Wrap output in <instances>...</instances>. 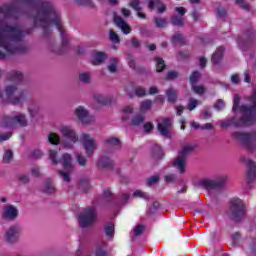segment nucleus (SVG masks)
I'll return each instance as SVG.
<instances>
[{
    "label": "nucleus",
    "instance_id": "obj_1",
    "mask_svg": "<svg viewBox=\"0 0 256 256\" xmlns=\"http://www.w3.org/2000/svg\"><path fill=\"white\" fill-rule=\"evenodd\" d=\"M240 101L241 96L236 94L233 100L232 111L236 115H241L242 118L239 121L235 120V118L224 120L221 123L222 127H231V125H234L235 127H247L253 125L256 116V90L248 99L250 106L239 105Z\"/></svg>",
    "mask_w": 256,
    "mask_h": 256
},
{
    "label": "nucleus",
    "instance_id": "obj_2",
    "mask_svg": "<svg viewBox=\"0 0 256 256\" xmlns=\"http://www.w3.org/2000/svg\"><path fill=\"white\" fill-rule=\"evenodd\" d=\"M23 39V32L19 26H3V21H0V47H2L9 55L17 53V48L10 47L17 45Z\"/></svg>",
    "mask_w": 256,
    "mask_h": 256
},
{
    "label": "nucleus",
    "instance_id": "obj_3",
    "mask_svg": "<svg viewBox=\"0 0 256 256\" xmlns=\"http://www.w3.org/2000/svg\"><path fill=\"white\" fill-rule=\"evenodd\" d=\"M34 25L36 27H42L44 31L51 29L52 25H55L61 35H63V27L61 26L59 11L55 10L51 6L38 11L37 15L34 16Z\"/></svg>",
    "mask_w": 256,
    "mask_h": 256
},
{
    "label": "nucleus",
    "instance_id": "obj_4",
    "mask_svg": "<svg viewBox=\"0 0 256 256\" xmlns=\"http://www.w3.org/2000/svg\"><path fill=\"white\" fill-rule=\"evenodd\" d=\"M59 155V149L49 150V157L54 165L62 163L64 170H60L59 173L66 183L71 181V171H73V157L69 153L62 155L61 160L57 157Z\"/></svg>",
    "mask_w": 256,
    "mask_h": 256
},
{
    "label": "nucleus",
    "instance_id": "obj_5",
    "mask_svg": "<svg viewBox=\"0 0 256 256\" xmlns=\"http://www.w3.org/2000/svg\"><path fill=\"white\" fill-rule=\"evenodd\" d=\"M59 132L61 133L62 137H65L66 140L62 141V147L64 149H73L75 143L79 141V136L77 132L71 128V126L63 125L59 128Z\"/></svg>",
    "mask_w": 256,
    "mask_h": 256
},
{
    "label": "nucleus",
    "instance_id": "obj_6",
    "mask_svg": "<svg viewBox=\"0 0 256 256\" xmlns=\"http://www.w3.org/2000/svg\"><path fill=\"white\" fill-rule=\"evenodd\" d=\"M17 95V88L13 85L6 86L4 94L0 92V97L4 99V101H10L13 105H21L23 101H25V94Z\"/></svg>",
    "mask_w": 256,
    "mask_h": 256
},
{
    "label": "nucleus",
    "instance_id": "obj_7",
    "mask_svg": "<svg viewBox=\"0 0 256 256\" xmlns=\"http://www.w3.org/2000/svg\"><path fill=\"white\" fill-rule=\"evenodd\" d=\"M80 141L84 147V151L87 157H93V153L97 149V142H95V138L91 137V135L87 133H83L80 136Z\"/></svg>",
    "mask_w": 256,
    "mask_h": 256
},
{
    "label": "nucleus",
    "instance_id": "obj_8",
    "mask_svg": "<svg viewBox=\"0 0 256 256\" xmlns=\"http://www.w3.org/2000/svg\"><path fill=\"white\" fill-rule=\"evenodd\" d=\"M97 216V211L95 207L87 208L80 216H79V224L80 227H89V225H93L95 222V217Z\"/></svg>",
    "mask_w": 256,
    "mask_h": 256
},
{
    "label": "nucleus",
    "instance_id": "obj_9",
    "mask_svg": "<svg viewBox=\"0 0 256 256\" xmlns=\"http://www.w3.org/2000/svg\"><path fill=\"white\" fill-rule=\"evenodd\" d=\"M14 125H20L21 127H27V118L23 114H17L13 117L7 116L3 119L1 127H14Z\"/></svg>",
    "mask_w": 256,
    "mask_h": 256
},
{
    "label": "nucleus",
    "instance_id": "obj_10",
    "mask_svg": "<svg viewBox=\"0 0 256 256\" xmlns=\"http://www.w3.org/2000/svg\"><path fill=\"white\" fill-rule=\"evenodd\" d=\"M74 114L82 125H89V123H93V121H95V116L91 115L89 110L85 109L83 106H78L74 110Z\"/></svg>",
    "mask_w": 256,
    "mask_h": 256
},
{
    "label": "nucleus",
    "instance_id": "obj_11",
    "mask_svg": "<svg viewBox=\"0 0 256 256\" xmlns=\"http://www.w3.org/2000/svg\"><path fill=\"white\" fill-rule=\"evenodd\" d=\"M21 235V227L17 225L10 226L4 233V241L6 243H17Z\"/></svg>",
    "mask_w": 256,
    "mask_h": 256
},
{
    "label": "nucleus",
    "instance_id": "obj_12",
    "mask_svg": "<svg viewBox=\"0 0 256 256\" xmlns=\"http://www.w3.org/2000/svg\"><path fill=\"white\" fill-rule=\"evenodd\" d=\"M225 179L221 182L219 180H211L207 178H203L197 181L196 185L198 187H204V189H213L214 187H221L223 185Z\"/></svg>",
    "mask_w": 256,
    "mask_h": 256
},
{
    "label": "nucleus",
    "instance_id": "obj_13",
    "mask_svg": "<svg viewBox=\"0 0 256 256\" xmlns=\"http://www.w3.org/2000/svg\"><path fill=\"white\" fill-rule=\"evenodd\" d=\"M234 137L239 141H242L244 145H246V147H251V144L256 141V133L245 134L241 132H236L234 133Z\"/></svg>",
    "mask_w": 256,
    "mask_h": 256
},
{
    "label": "nucleus",
    "instance_id": "obj_14",
    "mask_svg": "<svg viewBox=\"0 0 256 256\" xmlns=\"http://www.w3.org/2000/svg\"><path fill=\"white\" fill-rule=\"evenodd\" d=\"M231 207L235 217L243 215L246 211L245 203H243V200L239 198H234L231 200Z\"/></svg>",
    "mask_w": 256,
    "mask_h": 256
},
{
    "label": "nucleus",
    "instance_id": "obj_15",
    "mask_svg": "<svg viewBox=\"0 0 256 256\" xmlns=\"http://www.w3.org/2000/svg\"><path fill=\"white\" fill-rule=\"evenodd\" d=\"M2 217L3 219L13 221L14 219H17V217H19V210L13 205H8L4 208Z\"/></svg>",
    "mask_w": 256,
    "mask_h": 256
},
{
    "label": "nucleus",
    "instance_id": "obj_16",
    "mask_svg": "<svg viewBox=\"0 0 256 256\" xmlns=\"http://www.w3.org/2000/svg\"><path fill=\"white\" fill-rule=\"evenodd\" d=\"M158 131L163 137H169V131H171V119L164 118L158 122Z\"/></svg>",
    "mask_w": 256,
    "mask_h": 256
},
{
    "label": "nucleus",
    "instance_id": "obj_17",
    "mask_svg": "<svg viewBox=\"0 0 256 256\" xmlns=\"http://www.w3.org/2000/svg\"><path fill=\"white\" fill-rule=\"evenodd\" d=\"M248 172L246 179L249 184L256 183V163L252 160H247Z\"/></svg>",
    "mask_w": 256,
    "mask_h": 256
},
{
    "label": "nucleus",
    "instance_id": "obj_18",
    "mask_svg": "<svg viewBox=\"0 0 256 256\" xmlns=\"http://www.w3.org/2000/svg\"><path fill=\"white\" fill-rule=\"evenodd\" d=\"M131 197H134L135 199H146L149 200V194L143 192L142 190H135L131 196V194H123L122 201L123 203H127L128 201H131Z\"/></svg>",
    "mask_w": 256,
    "mask_h": 256
},
{
    "label": "nucleus",
    "instance_id": "obj_19",
    "mask_svg": "<svg viewBox=\"0 0 256 256\" xmlns=\"http://www.w3.org/2000/svg\"><path fill=\"white\" fill-rule=\"evenodd\" d=\"M172 165L179 173H184L185 169H187V158L178 154Z\"/></svg>",
    "mask_w": 256,
    "mask_h": 256
},
{
    "label": "nucleus",
    "instance_id": "obj_20",
    "mask_svg": "<svg viewBox=\"0 0 256 256\" xmlns=\"http://www.w3.org/2000/svg\"><path fill=\"white\" fill-rule=\"evenodd\" d=\"M41 191L46 195H54L57 189L55 188V185L53 184V180L51 178H48L44 181L41 186Z\"/></svg>",
    "mask_w": 256,
    "mask_h": 256
},
{
    "label": "nucleus",
    "instance_id": "obj_21",
    "mask_svg": "<svg viewBox=\"0 0 256 256\" xmlns=\"http://www.w3.org/2000/svg\"><path fill=\"white\" fill-rule=\"evenodd\" d=\"M114 23L119 29H121L124 35H129V33H131V26H129V24H127V22H125L121 17L115 15Z\"/></svg>",
    "mask_w": 256,
    "mask_h": 256
},
{
    "label": "nucleus",
    "instance_id": "obj_22",
    "mask_svg": "<svg viewBox=\"0 0 256 256\" xmlns=\"http://www.w3.org/2000/svg\"><path fill=\"white\" fill-rule=\"evenodd\" d=\"M96 165L100 169H109V167H113V159L107 155H103L98 159Z\"/></svg>",
    "mask_w": 256,
    "mask_h": 256
},
{
    "label": "nucleus",
    "instance_id": "obj_23",
    "mask_svg": "<svg viewBox=\"0 0 256 256\" xmlns=\"http://www.w3.org/2000/svg\"><path fill=\"white\" fill-rule=\"evenodd\" d=\"M148 8L153 11V9H157L158 13H165L167 10V6L163 4L159 0H148Z\"/></svg>",
    "mask_w": 256,
    "mask_h": 256
},
{
    "label": "nucleus",
    "instance_id": "obj_24",
    "mask_svg": "<svg viewBox=\"0 0 256 256\" xmlns=\"http://www.w3.org/2000/svg\"><path fill=\"white\" fill-rule=\"evenodd\" d=\"M105 59H107V54H105L104 52L92 53V59H91L92 65H101V63H103Z\"/></svg>",
    "mask_w": 256,
    "mask_h": 256
},
{
    "label": "nucleus",
    "instance_id": "obj_25",
    "mask_svg": "<svg viewBox=\"0 0 256 256\" xmlns=\"http://www.w3.org/2000/svg\"><path fill=\"white\" fill-rule=\"evenodd\" d=\"M197 149V144L189 143L182 147V149L179 151V155L182 157H187L189 153H192V151H195Z\"/></svg>",
    "mask_w": 256,
    "mask_h": 256
},
{
    "label": "nucleus",
    "instance_id": "obj_26",
    "mask_svg": "<svg viewBox=\"0 0 256 256\" xmlns=\"http://www.w3.org/2000/svg\"><path fill=\"white\" fill-rule=\"evenodd\" d=\"M224 52H225V47L220 46L219 48H217L215 53L212 55V63H214V65H217V63H219V61L223 59Z\"/></svg>",
    "mask_w": 256,
    "mask_h": 256
},
{
    "label": "nucleus",
    "instance_id": "obj_27",
    "mask_svg": "<svg viewBox=\"0 0 256 256\" xmlns=\"http://www.w3.org/2000/svg\"><path fill=\"white\" fill-rule=\"evenodd\" d=\"M48 141L52 145H59V143H61V137L59 136V134L51 132L48 135Z\"/></svg>",
    "mask_w": 256,
    "mask_h": 256
},
{
    "label": "nucleus",
    "instance_id": "obj_28",
    "mask_svg": "<svg viewBox=\"0 0 256 256\" xmlns=\"http://www.w3.org/2000/svg\"><path fill=\"white\" fill-rule=\"evenodd\" d=\"M95 101H97V103H100V105H111V97L96 95Z\"/></svg>",
    "mask_w": 256,
    "mask_h": 256
},
{
    "label": "nucleus",
    "instance_id": "obj_29",
    "mask_svg": "<svg viewBox=\"0 0 256 256\" xmlns=\"http://www.w3.org/2000/svg\"><path fill=\"white\" fill-rule=\"evenodd\" d=\"M153 107V102L151 100H144L140 104V111L141 113H145L149 111Z\"/></svg>",
    "mask_w": 256,
    "mask_h": 256
},
{
    "label": "nucleus",
    "instance_id": "obj_30",
    "mask_svg": "<svg viewBox=\"0 0 256 256\" xmlns=\"http://www.w3.org/2000/svg\"><path fill=\"white\" fill-rule=\"evenodd\" d=\"M129 7L134 9V11H142L143 10V3L140 0H131L129 2Z\"/></svg>",
    "mask_w": 256,
    "mask_h": 256
},
{
    "label": "nucleus",
    "instance_id": "obj_31",
    "mask_svg": "<svg viewBox=\"0 0 256 256\" xmlns=\"http://www.w3.org/2000/svg\"><path fill=\"white\" fill-rule=\"evenodd\" d=\"M117 65H119V59H110V64L108 65V70L110 71V73H115V71H117Z\"/></svg>",
    "mask_w": 256,
    "mask_h": 256
},
{
    "label": "nucleus",
    "instance_id": "obj_32",
    "mask_svg": "<svg viewBox=\"0 0 256 256\" xmlns=\"http://www.w3.org/2000/svg\"><path fill=\"white\" fill-rule=\"evenodd\" d=\"M166 95L170 103H175V101L177 100V91L173 90L172 88L167 90Z\"/></svg>",
    "mask_w": 256,
    "mask_h": 256
},
{
    "label": "nucleus",
    "instance_id": "obj_33",
    "mask_svg": "<svg viewBox=\"0 0 256 256\" xmlns=\"http://www.w3.org/2000/svg\"><path fill=\"white\" fill-rule=\"evenodd\" d=\"M28 112L30 117H37V113H39V106H37V104H30L28 106Z\"/></svg>",
    "mask_w": 256,
    "mask_h": 256
},
{
    "label": "nucleus",
    "instance_id": "obj_34",
    "mask_svg": "<svg viewBox=\"0 0 256 256\" xmlns=\"http://www.w3.org/2000/svg\"><path fill=\"white\" fill-rule=\"evenodd\" d=\"M133 113V107L126 106L122 111V119L124 121H127L129 119V116Z\"/></svg>",
    "mask_w": 256,
    "mask_h": 256
},
{
    "label": "nucleus",
    "instance_id": "obj_35",
    "mask_svg": "<svg viewBox=\"0 0 256 256\" xmlns=\"http://www.w3.org/2000/svg\"><path fill=\"white\" fill-rule=\"evenodd\" d=\"M105 233L107 237H113V235H115V225H113L112 223L106 225Z\"/></svg>",
    "mask_w": 256,
    "mask_h": 256
},
{
    "label": "nucleus",
    "instance_id": "obj_36",
    "mask_svg": "<svg viewBox=\"0 0 256 256\" xmlns=\"http://www.w3.org/2000/svg\"><path fill=\"white\" fill-rule=\"evenodd\" d=\"M165 69V61L162 58H156V71L161 73Z\"/></svg>",
    "mask_w": 256,
    "mask_h": 256
},
{
    "label": "nucleus",
    "instance_id": "obj_37",
    "mask_svg": "<svg viewBox=\"0 0 256 256\" xmlns=\"http://www.w3.org/2000/svg\"><path fill=\"white\" fill-rule=\"evenodd\" d=\"M9 79L10 81H21V79H23V74L19 71H13Z\"/></svg>",
    "mask_w": 256,
    "mask_h": 256
},
{
    "label": "nucleus",
    "instance_id": "obj_38",
    "mask_svg": "<svg viewBox=\"0 0 256 256\" xmlns=\"http://www.w3.org/2000/svg\"><path fill=\"white\" fill-rule=\"evenodd\" d=\"M192 91L196 93V95H203V93H205V87L201 85H192Z\"/></svg>",
    "mask_w": 256,
    "mask_h": 256
},
{
    "label": "nucleus",
    "instance_id": "obj_39",
    "mask_svg": "<svg viewBox=\"0 0 256 256\" xmlns=\"http://www.w3.org/2000/svg\"><path fill=\"white\" fill-rule=\"evenodd\" d=\"M172 24L176 25L177 27H180V25H183V16L174 15L172 17Z\"/></svg>",
    "mask_w": 256,
    "mask_h": 256
},
{
    "label": "nucleus",
    "instance_id": "obj_40",
    "mask_svg": "<svg viewBox=\"0 0 256 256\" xmlns=\"http://www.w3.org/2000/svg\"><path fill=\"white\" fill-rule=\"evenodd\" d=\"M201 78V74L199 72H193L190 76V83L191 85H195L197 81Z\"/></svg>",
    "mask_w": 256,
    "mask_h": 256
},
{
    "label": "nucleus",
    "instance_id": "obj_41",
    "mask_svg": "<svg viewBox=\"0 0 256 256\" xmlns=\"http://www.w3.org/2000/svg\"><path fill=\"white\" fill-rule=\"evenodd\" d=\"M76 159L81 167H85L87 165V158H85V156L76 154Z\"/></svg>",
    "mask_w": 256,
    "mask_h": 256
},
{
    "label": "nucleus",
    "instance_id": "obj_42",
    "mask_svg": "<svg viewBox=\"0 0 256 256\" xmlns=\"http://www.w3.org/2000/svg\"><path fill=\"white\" fill-rule=\"evenodd\" d=\"M107 143H108V145H110V147H120L121 146V142H119V139H117V138H109V139H107Z\"/></svg>",
    "mask_w": 256,
    "mask_h": 256
},
{
    "label": "nucleus",
    "instance_id": "obj_43",
    "mask_svg": "<svg viewBox=\"0 0 256 256\" xmlns=\"http://www.w3.org/2000/svg\"><path fill=\"white\" fill-rule=\"evenodd\" d=\"M214 109H216V111H223V109H225V101L221 99L217 100L214 104Z\"/></svg>",
    "mask_w": 256,
    "mask_h": 256
},
{
    "label": "nucleus",
    "instance_id": "obj_44",
    "mask_svg": "<svg viewBox=\"0 0 256 256\" xmlns=\"http://www.w3.org/2000/svg\"><path fill=\"white\" fill-rule=\"evenodd\" d=\"M3 161L4 163H11V161H13V152L11 150L6 151Z\"/></svg>",
    "mask_w": 256,
    "mask_h": 256
},
{
    "label": "nucleus",
    "instance_id": "obj_45",
    "mask_svg": "<svg viewBox=\"0 0 256 256\" xmlns=\"http://www.w3.org/2000/svg\"><path fill=\"white\" fill-rule=\"evenodd\" d=\"M197 105H199V100L191 98L188 103V110L193 111L197 108Z\"/></svg>",
    "mask_w": 256,
    "mask_h": 256
},
{
    "label": "nucleus",
    "instance_id": "obj_46",
    "mask_svg": "<svg viewBox=\"0 0 256 256\" xmlns=\"http://www.w3.org/2000/svg\"><path fill=\"white\" fill-rule=\"evenodd\" d=\"M156 27H159L162 29V27H165L167 25V19L165 18H155Z\"/></svg>",
    "mask_w": 256,
    "mask_h": 256
},
{
    "label": "nucleus",
    "instance_id": "obj_47",
    "mask_svg": "<svg viewBox=\"0 0 256 256\" xmlns=\"http://www.w3.org/2000/svg\"><path fill=\"white\" fill-rule=\"evenodd\" d=\"M145 121V116L138 115L132 119V125H141V122Z\"/></svg>",
    "mask_w": 256,
    "mask_h": 256
},
{
    "label": "nucleus",
    "instance_id": "obj_48",
    "mask_svg": "<svg viewBox=\"0 0 256 256\" xmlns=\"http://www.w3.org/2000/svg\"><path fill=\"white\" fill-rule=\"evenodd\" d=\"M172 43H174L175 45H177L179 43H183V36L179 33L175 34L172 37Z\"/></svg>",
    "mask_w": 256,
    "mask_h": 256
},
{
    "label": "nucleus",
    "instance_id": "obj_49",
    "mask_svg": "<svg viewBox=\"0 0 256 256\" xmlns=\"http://www.w3.org/2000/svg\"><path fill=\"white\" fill-rule=\"evenodd\" d=\"M155 183H159V176L158 175L150 177L147 181L148 187H151V185H155Z\"/></svg>",
    "mask_w": 256,
    "mask_h": 256
},
{
    "label": "nucleus",
    "instance_id": "obj_50",
    "mask_svg": "<svg viewBox=\"0 0 256 256\" xmlns=\"http://www.w3.org/2000/svg\"><path fill=\"white\" fill-rule=\"evenodd\" d=\"M143 231H145V226L143 225H138L134 228V235H136L137 237H139V235H141L143 233Z\"/></svg>",
    "mask_w": 256,
    "mask_h": 256
},
{
    "label": "nucleus",
    "instance_id": "obj_51",
    "mask_svg": "<svg viewBox=\"0 0 256 256\" xmlns=\"http://www.w3.org/2000/svg\"><path fill=\"white\" fill-rule=\"evenodd\" d=\"M135 93L137 97H144V95H147V91H145V88L143 87L136 88Z\"/></svg>",
    "mask_w": 256,
    "mask_h": 256
},
{
    "label": "nucleus",
    "instance_id": "obj_52",
    "mask_svg": "<svg viewBox=\"0 0 256 256\" xmlns=\"http://www.w3.org/2000/svg\"><path fill=\"white\" fill-rule=\"evenodd\" d=\"M90 80H91V75L87 73L80 74V81H82L83 83H89Z\"/></svg>",
    "mask_w": 256,
    "mask_h": 256
},
{
    "label": "nucleus",
    "instance_id": "obj_53",
    "mask_svg": "<svg viewBox=\"0 0 256 256\" xmlns=\"http://www.w3.org/2000/svg\"><path fill=\"white\" fill-rule=\"evenodd\" d=\"M110 40L112 43H119V35H117V33L114 31H110Z\"/></svg>",
    "mask_w": 256,
    "mask_h": 256
},
{
    "label": "nucleus",
    "instance_id": "obj_54",
    "mask_svg": "<svg viewBox=\"0 0 256 256\" xmlns=\"http://www.w3.org/2000/svg\"><path fill=\"white\" fill-rule=\"evenodd\" d=\"M0 11H1V13H3V15L8 17V15H11V13H13V8L3 7V8H1Z\"/></svg>",
    "mask_w": 256,
    "mask_h": 256
},
{
    "label": "nucleus",
    "instance_id": "obj_55",
    "mask_svg": "<svg viewBox=\"0 0 256 256\" xmlns=\"http://www.w3.org/2000/svg\"><path fill=\"white\" fill-rule=\"evenodd\" d=\"M236 3L241 7L242 9L249 10L251 9V6L249 4H245L243 0H236Z\"/></svg>",
    "mask_w": 256,
    "mask_h": 256
},
{
    "label": "nucleus",
    "instance_id": "obj_56",
    "mask_svg": "<svg viewBox=\"0 0 256 256\" xmlns=\"http://www.w3.org/2000/svg\"><path fill=\"white\" fill-rule=\"evenodd\" d=\"M175 12L178 13L180 17H183V15L187 13V10L184 7H176Z\"/></svg>",
    "mask_w": 256,
    "mask_h": 256
},
{
    "label": "nucleus",
    "instance_id": "obj_57",
    "mask_svg": "<svg viewBox=\"0 0 256 256\" xmlns=\"http://www.w3.org/2000/svg\"><path fill=\"white\" fill-rule=\"evenodd\" d=\"M78 5H89L90 7H93V2L91 0H76Z\"/></svg>",
    "mask_w": 256,
    "mask_h": 256
},
{
    "label": "nucleus",
    "instance_id": "obj_58",
    "mask_svg": "<svg viewBox=\"0 0 256 256\" xmlns=\"http://www.w3.org/2000/svg\"><path fill=\"white\" fill-rule=\"evenodd\" d=\"M153 130V124L151 122H147L144 124V131L146 133H150Z\"/></svg>",
    "mask_w": 256,
    "mask_h": 256
},
{
    "label": "nucleus",
    "instance_id": "obj_59",
    "mask_svg": "<svg viewBox=\"0 0 256 256\" xmlns=\"http://www.w3.org/2000/svg\"><path fill=\"white\" fill-rule=\"evenodd\" d=\"M31 174L34 175V177H40L41 176V171L39 170L38 167H33L31 169Z\"/></svg>",
    "mask_w": 256,
    "mask_h": 256
},
{
    "label": "nucleus",
    "instance_id": "obj_60",
    "mask_svg": "<svg viewBox=\"0 0 256 256\" xmlns=\"http://www.w3.org/2000/svg\"><path fill=\"white\" fill-rule=\"evenodd\" d=\"M169 79H177V77H179V73L175 72V71H170L168 72V76Z\"/></svg>",
    "mask_w": 256,
    "mask_h": 256
},
{
    "label": "nucleus",
    "instance_id": "obj_61",
    "mask_svg": "<svg viewBox=\"0 0 256 256\" xmlns=\"http://www.w3.org/2000/svg\"><path fill=\"white\" fill-rule=\"evenodd\" d=\"M121 13L124 17H130L131 16V10L126 9V8H122L121 9Z\"/></svg>",
    "mask_w": 256,
    "mask_h": 256
},
{
    "label": "nucleus",
    "instance_id": "obj_62",
    "mask_svg": "<svg viewBox=\"0 0 256 256\" xmlns=\"http://www.w3.org/2000/svg\"><path fill=\"white\" fill-rule=\"evenodd\" d=\"M201 129H206L207 131H211L213 129V124L206 123V124L201 126Z\"/></svg>",
    "mask_w": 256,
    "mask_h": 256
},
{
    "label": "nucleus",
    "instance_id": "obj_63",
    "mask_svg": "<svg viewBox=\"0 0 256 256\" xmlns=\"http://www.w3.org/2000/svg\"><path fill=\"white\" fill-rule=\"evenodd\" d=\"M19 180L21 181V183H29V176L27 175H21L19 177Z\"/></svg>",
    "mask_w": 256,
    "mask_h": 256
},
{
    "label": "nucleus",
    "instance_id": "obj_64",
    "mask_svg": "<svg viewBox=\"0 0 256 256\" xmlns=\"http://www.w3.org/2000/svg\"><path fill=\"white\" fill-rule=\"evenodd\" d=\"M199 63H200V67H205V65H207V58L200 57Z\"/></svg>",
    "mask_w": 256,
    "mask_h": 256
}]
</instances>
